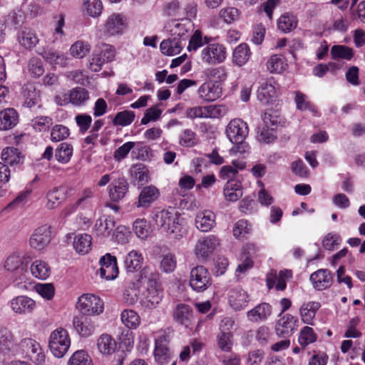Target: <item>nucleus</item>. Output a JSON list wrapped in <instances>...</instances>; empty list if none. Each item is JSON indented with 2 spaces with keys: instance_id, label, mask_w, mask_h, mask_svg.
<instances>
[{
  "instance_id": "1",
  "label": "nucleus",
  "mask_w": 365,
  "mask_h": 365,
  "mask_svg": "<svg viewBox=\"0 0 365 365\" xmlns=\"http://www.w3.org/2000/svg\"><path fill=\"white\" fill-rule=\"evenodd\" d=\"M159 274L150 266L144 267L139 273V282L145 284V291L139 299L140 305L148 309L155 308L163 298L159 282Z\"/></svg>"
},
{
  "instance_id": "2",
  "label": "nucleus",
  "mask_w": 365,
  "mask_h": 365,
  "mask_svg": "<svg viewBox=\"0 0 365 365\" xmlns=\"http://www.w3.org/2000/svg\"><path fill=\"white\" fill-rule=\"evenodd\" d=\"M249 133V128L246 122L240 118H235L230 121L226 126L225 134L231 143L235 144L230 150L231 155H244L249 151V146L244 143Z\"/></svg>"
},
{
  "instance_id": "3",
  "label": "nucleus",
  "mask_w": 365,
  "mask_h": 365,
  "mask_svg": "<svg viewBox=\"0 0 365 365\" xmlns=\"http://www.w3.org/2000/svg\"><path fill=\"white\" fill-rule=\"evenodd\" d=\"M153 219L156 225L167 234L182 236L185 232L184 219L173 209L156 210Z\"/></svg>"
},
{
  "instance_id": "4",
  "label": "nucleus",
  "mask_w": 365,
  "mask_h": 365,
  "mask_svg": "<svg viewBox=\"0 0 365 365\" xmlns=\"http://www.w3.org/2000/svg\"><path fill=\"white\" fill-rule=\"evenodd\" d=\"M227 52L225 46L222 43L208 42L200 51L201 61L209 66L222 63L227 58Z\"/></svg>"
},
{
  "instance_id": "5",
  "label": "nucleus",
  "mask_w": 365,
  "mask_h": 365,
  "mask_svg": "<svg viewBox=\"0 0 365 365\" xmlns=\"http://www.w3.org/2000/svg\"><path fill=\"white\" fill-rule=\"evenodd\" d=\"M71 345V339L67 330L58 328L50 335L48 347L53 355L57 358L63 357Z\"/></svg>"
},
{
  "instance_id": "6",
  "label": "nucleus",
  "mask_w": 365,
  "mask_h": 365,
  "mask_svg": "<svg viewBox=\"0 0 365 365\" xmlns=\"http://www.w3.org/2000/svg\"><path fill=\"white\" fill-rule=\"evenodd\" d=\"M126 29L125 16L119 13H113L105 20L101 31L103 36L109 38L123 35Z\"/></svg>"
},
{
  "instance_id": "7",
  "label": "nucleus",
  "mask_w": 365,
  "mask_h": 365,
  "mask_svg": "<svg viewBox=\"0 0 365 365\" xmlns=\"http://www.w3.org/2000/svg\"><path fill=\"white\" fill-rule=\"evenodd\" d=\"M212 284V277L203 266H196L190 270L189 285L196 292H203Z\"/></svg>"
},
{
  "instance_id": "8",
  "label": "nucleus",
  "mask_w": 365,
  "mask_h": 365,
  "mask_svg": "<svg viewBox=\"0 0 365 365\" xmlns=\"http://www.w3.org/2000/svg\"><path fill=\"white\" fill-rule=\"evenodd\" d=\"M76 307L82 314L93 316L101 314L103 312L104 305L98 297L86 294L78 298Z\"/></svg>"
},
{
  "instance_id": "9",
  "label": "nucleus",
  "mask_w": 365,
  "mask_h": 365,
  "mask_svg": "<svg viewBox=\"0 0 365 365\" xmlns=\"http://www.w3.org/2000/svg\"><path fill=\"white\" fill-rule=\"evenodd\" d=\"M52 239V227L48 224L37 227L30 237L29 243L32 248L38 251L43 250Z\"/></svg>"
},
{
  "instance_id": "10",
  "label": "nucleus",
  "mask_w": 365,
  "mask_h": 365,
  "mask_svg": "<svg viewBox=\"0 0 365 365\" xmlns=\"http://www.w3.org/2000/svg\"><path fill=\"white\" fill-rule=\"evenodd\" d=\"M220 239L209 235L200 238L195 246V254L197 257L206 259L209 257L220 246Z\"/></svg>"
},
{
  "instance_id": "11",
  "label": "nucleus",
  "mask_w": 365,
  "mask_h": 365,
  "mask_svg": "<svg viewBox=\"0 0 365 365\" xmlns=\"http://www.w3.org/2000/svg\"><path fill=\"white\" fill-rule=\"evenodd\" d=\"M230 306L235 311L244 309L250 301V295L242 287L232 288L227 293Z\"/></svg>"
},
{
  "instance_id": "12",
  "label": "nucleus",
  "mask_w": 365,
  "mask_h": 365,
  "mask_svg": "<svg viewBox=\"0 0 365 365\" xmlns=\"http://www.w3.org/2000/svg\"><path fill=\"white\" fill-rule=\"evenodd\" d=\"M99 263L101 265L99 273L101 278L112 280L118 277V268L115 256L107 253L101 257Z\"/></svg>"
},
{
  "instance_id": "13",
  "label": "nucleus",
  "mask_w": 365,
  "mask_h": 365,
  "mask_svg": "<svg viewBox=\"0 0 365 365\" xmlns=\"http://www.w3.org/2000/svg\"><path fill=\"white\" fill-rule=\"evenodd\" d=\"M222 92V88L218 83L207 81L200 86L197 89V96L204 102H212L220 98Z\"/></svg>"
},
{
  "instance_id": "14",
  "label": "nucleus",
  "mask_w": 365,
  "mask_h": 365,
  "mask_svg": "<svg viewBox=\"0 0 365 365\" xmlns=\"http://www.w3.org/2000/svg\"><path fill=\"white\" fill-rule=\"evenodd\" d=\"M115 227V221L113 217L103 215L98 217L93 227L94 234L100 238L110 237Z\"/></svg>"
},
{
  "instance_id": "15",
  "label": "nucleus",
  "mask_w": 365,
  "mask_h": 365,
  "mask_svg": "<svg viewBox=\"0 0 365 365\" xmlns=\"http://www.w3.org/2000/svg\"><path fill=\"white\" fill-rule=\"evenodd\" d=\"M73 326L76 332L83 338L92 336L96 329V322L87 317H75L73 319Z\"/></svg>"
},
{
  "instance_id": "16",
  "label": "nucleus",
  "mask_w": 365,
  "mask_h": 365,
  "mask_svg": "<svg viewBox=\"0 0 365 365\" xmlns=\"http://www.w3.org/2000/svg\"><path fill=\"white\" fill-rule=\"evenodd\" d=\"M11 309L19 314H28L32 313L36 307V302L24 295L14 297L10 302Z\"/></svg>"
},
{
  "instance_id": "17",
  "label": "nucleus",
  "mask_w": 365,
  "mask_h": 365,
  "mask_svg": "<svg viewBox=\"0 0 365 365\" xmlns=\"http://www.w3.org/2000/svg\"><path fill=\"white\" fill-rule=\"evenodd\" d=\"M298 327V319L291 314L281 317L276 324V332L284 336H291Z\"/></svg>"
},
{
  "instance_id": "18",
  "label": "nucleus",
  "mask_w": 365,
  "mask_h": 365,
  "mask_svg": "<svg viewBox=\"0 0 365 365\" xmlns=\"http://www.w3.org/2000/svg\"><path fill=\"white\" fill-rule=\"evenodd\" d=\"M108 191L109 197L113 202H119L128 192V183L123 178L115 179L108 185Z\"/></svg>"
},
{
  "instance_id": "19",
  "label": "nucleus",
  "mask_w": 365,
  "mask_h": 365,
  "mask_svg": "<svg viewBox=\"0 0 365 365\" xmlns=\"http://www.w3.org/2000/svg\"><path fill=\"white\" fill-rule=\"evenodd\" d=\"M96 347L103 356H110L118 350V344L115 339L110 334H102L96 340Z\"/></svg>"
},
{
  "instance_id": "20",
  "label": "nucleus",
  "mask_w": 365,
  "mask_h": 365,
  "mask_svg": "<svg viewBox=\"0 0 365 365\" xmlns=\"http://www.w3.org/2000/svg\"><path fill=\"white\" fill-rule=\"evenodd\" d=\"M272 306L268 303H260L247 312V317L251 322L258 323L266 321L272 314Z\"/></svg>"
},
{
  "instance_id": "21",
  "label": "nucleus",
  "mask_w": 365,
  "mask_h": 365,
  "mask_svg": "<svg viewBox=\"0 0 365 365\" xmlns=\"http://www.w3.org/2000/svg\"><path fill=\"white\" fill-rule=\"evenodd\" d=\"M159 197L160 191L155 186H145L140 192L138 202H136V206L137 207L147 208L150 207L152 203L156 201Z\"/></svg>"
},
{
  "instance_id": "22",
  "label": "nucleus",
  "mask_w": 365,
  "mask_h": 365,
  "mask_svg": "<svg viewBox=\"0 0 365 365\" xmlns=\"http://www.w3.org/2000/svg\"><path fill=\"white\" fill-rule=\"evenodd\" d=\"M310 281L314 289L324 290L331 285L332 276L329 270L321 269L311 274Z\"/></svg>"
},
{
  "instance_id": "23",
  "label": "nucleus",
  "mask_w": 365,
  "mask_h": 365,
  "mask_svg": "<svg viewBox=\"0 0 365 365\" xmlns=\"http://www.w3.org/2000/svg\"><path fill=\"white\" fill-rule=\"evenodd\" d=\"M196 228L201 232H209L215 225V215L210 210L199 212L195 219Z\"/></svg>"
},
{
  "instance_id": "24",
  "label": "nucleus",
  "mask_w": 365,
  "mask_h": 365,
  "mask_svg": "<svg viewBox=\"0 0 365 365\" xmlns=\"http://www.w3.org/2000/svg\"><path fill=\"white\" fill-rule=\"evenodd\" d=\"M173 318L178 324L187 327L192 321V310L185 304H178L173 310Z\"/></svg>"
},
{
  "instance_id": "25",
  "label": "nucleus",
  "mask_w": 365,
  "mask_h": 365,
  "mask_svg": "<svg viewBox=\"0 0 365 365\" xmlns=\"http://www.w3.org/2000/svg\"><path fill=\"white\" fill-rule=\"evenodd\" d=\"M68 96V98L64 100L65 103H61V105L70 103L75 106H82L90 98L89 92L86 88L81 87H76L70 90Z\"/></svg>"
},
{
  "instance_id": "26",
  "label": "nucleus",
  "mask_w": 365,
  "mask_h": 365,
  "mask_svg": "<svg viewBox=\"0 0 365 365\" xmlns=\"http://www.w3.org/2000/svg\"><path fill=\"white\" fill-rule=\"evenodd\" d=\"M321 304L318 302L311 301L304 302L299 309L301 320L307 324L313 325L314 319Z\"/></svg>"
},
{
  "instance_id": "27",
  "label": "nucleus",
  "mask_w": 365,
  "mask_h": 365,
  "mask_svg": "<svg viewBox=\"0 0 365 365\" xmlns=\"http://www.w3.org/2000/svg\"><path fill=\"white\" fill-rule=\"evenodd\" d=\"M223 194L226 200L237 201L243 195L241 182L236 180H228L224 186Z\"/></svg>"
},
{
  "instance_id": "28",
  "label": "nucleus",
  "mask_w": 365,
  "mask_h": 365,
  "mask_svg": "<svg viewBox=\"0 0 365 365\" xmlns=\"http://www.w3.org/2000/svg\"><path fill=\"white\" fill-rule=\"evenodd\" d=\"M143 260L140 252L132 250L124 257V267L127 272L133 273L141 268Z\"/></svg>"
},
{
  "instance_id": "29",
  "label": "nucleus",
  "mask_w": 365,
  "mask_h": 365,
  "mask_svg": "<svg viewBox=\"0 0 365 365\" xmlns=\"http://www.w3.org/2000/svg\"><path fill=\"white\" fill-rule=\"evenodd\" d=\"M298 26L297 17L290 12L282 14L277 21V28L284 34H288Z\"/></svg>"
},
{
  "instance_id": "30",
  "label": "nucleus",
  "mask_w": 365,
  "mask_h": 365,
  "mask_svg": "<svg viewBox=\"0 0 365 365\" xmlns=\"http://www.w3.org/2000/svg\"><path fill=\"white\" fill-rule=\"evenodd\" d=\"M19 121L18 113L14 108L0 111V130H7L15 127Z\"/></svg>"
},
{
  "instance_id": "31",
  "label": "nucleus",
  "mask_w": 365,
  "mask_h": 365,
  "mask_svg": "<svg viewBox=\"0 0 365 365\" xmlns=\"http://www.w3.org/2000/svg\"><path fill=\"white\" fill-rule=\"evenodd\" d=\"M16 346V341L11 331L6 328L0 329V352L6 354L13 351Z\"/></svg>"
},
{
  "instance_id": "32",
  "label": "nucleus",
  "mask_w": 365,
  "mask_h": 365,
  "mask_svg": "<svg viewBox=\"0 0 365 365\" xmlns=\"http://www.w3.org/2000/svg\"><path fill=\"white\" fill-rule=\"evenodd\" d=\"M294 101L296 104V108L300 111L309 110L317 115V109L315 106L309 100L308 96L300 91H295L293 92Z\"/></svg>"
},
{
  "instance_id": "33",
  "label": "nucleus",
  "mask_w": 365,
  "mask_h": 365,
  "mask_svg": "<svg viewBox=\"0 0 365 365\" xmlns=\"http://www.w3.org/2000/svg\"><path fill=\"white\" fill-rule=\"evenodd\" d=\"M30 271L35 278L44 280L49 277L51 269L46 262L41 259H35L30 266Z\"/></svg>"
},
{
  "instance_id": "34",
  "label": "nucleus",
  "mask_w": 365,
  "mask_h": 365,
  "mask_svg": "<svg viewBox=\"0 0 365 365\" xmlns=\"http://www.w3.org/2000/svg\"><path fill=\"white\" fill-rule=\"evenodd\" d=\"M42 56L46 62L54 67H64L67 63L68 58L62 52L53 49H48L42 53Z\"/></svg>"
},
{
  "instance_id": "35",
  "label": "nucleus",
  "mask_w": 365,
  "mask_h": 365,
  "mask_svg": "<svg viewBox=\"0 0 365 365\" xmlns=\"http://www.w3.org/2000/svg\"><path fill=\"white\" fill-rule=\"evenodd\" d=\"M164 29L169 35L180 41L186 38L188 31L185 24L176 21H168Z\"/></svg>"
},
{
  "instance_id": "36",
  "label": "nucleus",
  "mask_w": 365,
  "mask_h": 365,
  "mask_svg": "<svg viewBox=\"0 0 365 365\" xmlns=\"http://www.w3.org/2000/svg\"><path fill=\"white\" fill-rule=\"evenodd\" d=\"M288 68L286 58L278 54L270 56L267 62V69L272 73H282Z\"/></svg>"
},
{
  "instance_id": "37",
  "label": "nucleus",
  "mask_w": 365,
  "mask_h": 365,
  "mask_svg": "<svg viewBox=\"0 0 365 365\" xmlns=\"http://www.w3.org/2000/svg\"><path fill=\"white\" fill-rule=\"evenodd\" d=\"M154 358L158 365H165L171 358V353L162 339L155 340Z\"/></svg>"
},
{
  "instance_id": "38",
  "label": "nucleus",
  "mask_w": 365,
  "mask_h": 365,
  "mask_svg": "<svg viewBox=\"0 0 365 365\" xmlns=\"http://www.w3.org/2000/svg\"><path fill=\"white\" fill-rule=\"evenodd\" d=\"M92 237L88 234H78L75 235L73 246L76 252L81 255H85L89 252L91 247Z\"/></svg>"
},
{
  "instance_id": "39",
  "label": "nucleus",
  "mask_w": 365,
  "mask_h": 365,
  "mask_svg": "<svg viewBox=\"0 0 365 365\" xmlns=\"http://www.w3.org/2000/svg\"><path fill=\"white\" fill-rule=\"evenodd\" d=\"M276 94V88L269 81L262 83L257 90V98L263 104L269 103Z\"/></svg>"
},
{
  "instance_id": "40",
  "label": "nucleus",
  "mask_w": 365,
  "mask_h": 365,
  "mask_svg": "<svg viewBox=\"0 0 365 365\" xmlns=\"http://www.w3.org/2000/svg\"><path fill=\"white\" fill-rule=\"evenodd\" d=\"M1 160L10 165H14L22 163L24 155L17 148L7 147L1 151Z\"/></svg>"
},
{
  "instance_id": "41",
  "label": "nucleus",
  "mask_w": 365,
  "mask_h": 365,
  "mask_svg": "<svg viewBox=\"0 0 365 365\" xmlns=\"http://www.w3.org/2000/svg\"><path fill=\"white\" fill-rule=\"evenodd\" d=\"M250 50L247 44L240 43L233 51V62L236 65L242 66L247 62L250 57Z\"/></svg>"
},
{
  "instance_id": "42",
  "label": "nucleus",
  "mask_w": 365,
  "mask_h": 365,
  "mask_svg": "<svg viewBox=\"0 0 365 365\" xmlns=\"http://www.w3.org/2000/svg\"><path fill=\"white\" fill-rule=\"evenodd\" d=\"M182 48L181 41L173 38L163 40L160 44L161 52L167 56L178 54Z\"/></svg>"
},
{
  "instance_id": "43",
  "label": "nucleus",
  "mask_w": 365,
  "mask_h": 365,
  "mask_svg": "<svg viewBox=\"0 0 365 365\" xmlns=\"http://www.w3.org/2000/svg\"><path fill=\"white\" fill-rule=\"evenodd\" d=\"M73 146L68 143H61L55 150V158L61 164H67L73 156Z\"/></svg>"
},
{
  "instance_id": "44",
  "label": "nucleus",
  "mask_w": 365,
  "mask_h": 365,
  "mask_svg": "<svg viewBox=\"0 0 365 365\" xmlns=\"http://www.w3.org/2000/svg\"><path fill=\"white\" fill-rule=\"evenodd\" d=\"M122 323L130 329H135L140 324V317L138 314L132 309H125L121 312Z\"/></svg>"
},
{
  "instance_id": "45",
  "label": "nucleus",
  "mask_w": 365,
  "mask_h": 365,
  "mask_svg": "<svg viewBox=\"0 0 365 365\" xmlns=\"http://www.w3.org/2000/svg\"><path fill=\"white\" fill-rule=\"evenodd\" d=\"M101 0H83V10L89 16L98 17L103 11Z\"/></svg>"
},
{
  "instance_id": "46",
  "label": "nucleus",
  "mask_w": 365,
  "mask_h": 365,
  "mask_svg": "<svg viewBox=\"0 0 365 365\" xmlns=\"http://www.w3.org/2000/svg\"><path fill=\"white\" fill-rule=\"evenodd\" d=\"M18 40L21 46L26 49L34 48L38 42L36 34L27 29L21 31L19 34Z\"/></svg>"
},
{
  "instance_id": "47",
  "label": "nucleus",
  "mask_w": 365,
  "mask_h": 365,
  "mask_svg": "<svg viewBox=\"0 0 365 365\" xmlns=\"http://www.w3.org/2000/svg\"><path fill=\"white\" fill-rule=\"evenodd\" d=\"M133 230L135 235L143 240L151 234L150 225L145 219H137L133 224Z\"/></svg>"
},
{
  "instance_id": "48",
  "label": "nucleus",
  "mask_w": 365,
  "mask_h": 365,
  "mask_svg": "<svg viewBox=\"0 0 365 365\" xmlns=\"http://www.w3.org/2000/svg\"><path fill=\"white\" fill-rule=\"evenodd\" d=\"M68 365H93L88 353L83 349L76 351L70 357Z\"/></svg>"
},
{
  "instance_id": "49",
  "label": "nucleus",
  "mask_w": 365,
  "mask_h": 365,
  "mask_svg": "<svg viewBox=\"0 0 365 365\" xmlns=\"http://www.w3.org/2000/svg\"><path fill=\"white\" fill-rule=\"evenodd\" d=\"M63 195V190L60 187H53L46 193V207L48 210L55 209L60 204V200Z\"/></svg>"
},
{
  "instance_id": "50",
  "label": "nucleus",
  "mask_w": 365,
  "mask_h": 365,
  "mask_svg": "<svg viewBox=\"0 0 365 365\" xmlns=\"http://www.w3.org/2000/svg\"><path fill=\"white\" fill-rule=\"evenodd\" d=\"M110 237L118 244L125 245L129 242L131 232L129 228L125 225H118L115 227Z\"/></svg>"
},
{
  "instance_id": "51",
  "label": "nucleus",
  "mask_w": 365,
  "mask_h": 365,
  "mask_svg": "<svg viewBox=\"0 0 365 365\" xmlns=\"http://www.w3.org/2000/svg\"><path fill=\"white\" fill-rule=\"evenodd\" d=\"M333 59H344L349 61L354 56V50L344 45H335L331 48Z\"/></svg>"
},
{
  "instance_id": "52",
  "label": "nucleus",
  "mask_w": 365,
  "mask_h": 365,
  "mask_svg": "<svg viewBox=\"0 0 365 365\" xmlns=\"http://www.w3.org/2000/svg\"><path fill=\"white\" fill-rule=\"evenodd\" d=\"M208 40L209 38L207 36H203L201 31L196 30L191 36L187 48L190 52H195L204 44H207L209 42Z\"/></svg>"
},
{
  "instance_id": "53",
  "label": "nucleus",
  "mask_w": 365,
  "mask_h": 365,
  "mask_svg": "<svg viewBox=\"0 0 365 365\" xmlns=\"http://www.w3.org/2000/svg\"><path fill=\"white\" fill-rule=\"evenodd\" d=\"M218 348L225 352H230L233 346V335L230 331H220L217 336Z\"/></svg>"
},
{
  "instance_id": "54",
  "label": "nucleus",
  "mask_w": 365,
  "mask_h": 365,
  "mask_svg": "<svg viewBox=\"0 0 365 365\" xmlns=\"http://www.w3.org/2000/svg\"><path fill=\"white\" fill-rule=\"evenodd\" d=\"M130 175L133 180L143 185L148 181V170L143 164H136L130 170Z\"/></svg>"
},
{
  "instance_id": "55",
  "label": "nucleus",
  "mask_w": 365,
  "mask_h": 365,
  "mask_svg": "<svg viewBox=\"0 0 365 365\" xmlns=\"http://www.w3.org/2000/svg\"><path fill=\"white\" fill-rule=\"evenodd\" d=\"M176 264L175 256L173 253L168 252L162 256L160 269L165 273H171L175 270Z\"/></svg>"
},
{
  "instance_id": "56",
  "label": "nucleus",
  "mask_w": 365,
  "mask_h": 365,
  "mask_svg": "<svg viewBox=\"0 0 365 365\" xmlns=\"http://www.w3.org/2000/svg\"><path fill=\"white\" fill-rule=\"evenodd\" d=\"M135 119V113L131 110L118 112L113 120L115 125L127 126L130 125Z\"/></svg>"
},
{
  "instance_id": "57",
  "label": "nucleus",
  "mask_w": 365,
  "mask_h": 365,
  "mask_svg": "<svg viewBox=\"0 0 365 365\" xmlns=\"http://www.w3.org/2000/svg\"><path fill=\"white\" fill-rule=\"evenodd\" d=\"M90 50V45L82 41L75 42L70 48L71 54L78 58L85 57L89 53Z\"/></svg>"
},
{
  "instance_id": "58",
  "label": "nucleus",
  "mask_w": 365,
  "mask_h": 365,
  "mask_svg": "<svg viewBox=\"0 0 365 365\" xmlns=\"http://www.w3.org/2000/svg\"><path fill=\"white\" fill-rule=\"evenodd\" d=\"M317 339V334L314 332L313 329L307 326L301 330L298 341L301 346L305 347L316 341Z\"/></svg>"
},
{
  "instance_id": "59",
  "label": "nucleus",
  "mask_w": 365,
  "mask_h": 365,
  "mask_svg": "<svg viewBox=\"0 0 365 365\" xmlns=\"http://www.w3.org/2000/svg\"><path fill=\"white\" fill-rule=\"evenodd\" d=\"M240 16L237 9L232 6L225 7L220 10L219 17L227 24H231L235 21Z\"/></svg>"
},
{
  "instance_id": "60",
  "label": "nucleus",
  "mask_w": 365,
  "mask_h": 365,
  "mask_svg": "<svg viewBox=\"0 0 365 365\" xmlns=\"http://www.w3.org/2000/svg\"><path fill=\"white\" fill-rule=\"evenodd\" d=\"M163 113V110L160 108L159 105L153 106L148 108L143 117L141 119L142 125H147L150 122H155L160 119Z\"/></svg>"
},
{
  "instance_id": "61",
  "label": "nucleus",
  "mask_w": 365,
  "mask_h": 365,
  "mask_svg": "<svg viewBox=\"0 0 365 365\" xmlns=\"http://www.w3.org/2000/svg\"><path fill=\"white\" fill-rule=\"evenodd\" d=\"M257 138L259 142L269 143L275 139L274 129L260 125L257 128Z\"/></svg>"
},
{
  "instance_id": "62",
  "label": "nucleus",
  "mask_w": 365,
  "mask_h": 365,
  "mask_svg": "<svg viewBox=\"0 0 365 365\" xmlns=\"http://www.w3.org/2000/svg\"><path fill=\"white\" fill-rule=\"evenodd\" d=\"M205 110V118H221L227 112V108L224 105L206 106Z\"/></svg>"
},
{
  "instance_id": "63",
  "label": "nucleus",
  "mask_w": 365,
  "mask_h": 365,
  "mask_svg": "<svg viewBox=\"0 0 365 365\" xmlns=\"http://www.w3.org/2000/svg\"><path fill=\"white\" fill-rule=\"evenodd\" d=\"M69 129L63 125H54L51 131V140L52 142H59L69 136Z\"/></svg>"
},
{
  "instance_id": "64",
  "label": "nucleus",
  "mask_w": 365,
  "mask_h": 365,
  "mask_svg": "<svg viewBox=\"0 0 365 365\" xmlns=\"http://www.w3.org/2000/svg\"><path fill=\"white\" fill-rule=\"evenodd\" d=\"M36 292L43 299L46 300L51 299L55 294V288L52 284L38 283L35 285Z\"/></svg>"
}]
</instances>
